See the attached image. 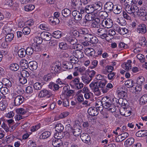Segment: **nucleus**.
<instances>
[{"label": "nucleus", "mask_w": 147, "mask_h": 147, "mask_svg": "<svg viewBox=\"0 0 147 147\" xmlns=\"http://www.w3.org/2000/svg\"><path fill=\"white\" fill-rule=\"evenodd\" d=\"M134 142V139L133 138H129L125 142L124 146L125 147H129L133 144Z\"/></svg>", "instance_id": "nucleus-13"}, {"label": "nucleus", "mask_w": 147, "mask_h": 147, "mask_svg": "<svg viewBox=\"0 0 147 147\" xmlns=\"http://www.w3.org/2000/svg\"><path fill=\"white\" fill-rule=\"evenodd\" d=\"M85 18L87 21L86 23H88L89 22L88 21L94 20V16L91 14L86 15Z\"/></svg>", "instance_id": "nucleus-52"}, {"label": "nucleus", "mask_w": 147, "mask_h": 147, "mask_svg": "<svg viewBox=\"0 0 147 147\" xmlns=\"http://www.w3.org/2000/svg\"><path fill=\"white\" fill-rule=\"evenodd\" d=\"M50 94L51 93L49 91L46 89H44L40 91L38 96L40 98H43L49 96Z\"/></svg>", "instance_id": "nucleus-8"}, {"label": "nucleus", "mask_w": 147, "mask_h": 147, "mask_svg": "<svg viewBox=\"0 0 147 147\" xmlns=\"http://www.w3.org/2000/svg\"><path fill=\"white\" fill-rule=\"evenodd\" d=\"M88 112L90 115L92 116H95L98 114L96 109L92 107H90L88 109Z\"/></svg>", "instance_id": "nucleus-20"}, {"label": "nucleus", "mask_w": 147, "mask_h": 147, "mask_svg": "<svg viewBox=\"0 0 147 147\" xmlns=\"http://www.w3.org/2000/svg\"><path fill=\"white\" fill-rule=\"evenodd\" d=\"M50 131H46L42 133L40 136V138L42 139H45L49 138L51 135Z\"/></svg>", "instance_id": "nucleus-26"}, {"label": "nucleus", "mask_w": 147, "mask_h": 147, "mask_svg": "<svg viewBox=\"0 0 147 147\" xmlns=\"http://www.w3.org/2000/svg\"><path fill=\"white\" fill-rule=\"evenodd\" d=\"M122 9V8L120 6L115 5L112 11L115 14H119L121 12Z\"/></svg>", "instance_id": "nucleus-18"}, {"label": "nucleus", "mask_w": 147, "mask_h": 147, "mask_svg": "<svg viewBox=\"0 0 147 147\" xmlns=\"http://www.w3.org/2000/svg\"><path fill=\"white\" fill-rule=\"evenodd\" d=\"M114 5L111 2H107L104 5V9L108 12L113 11Z\"/></svg>", "instance_id": "nucleus-5"}, {"label": "nucleus", "mask_w": 147, "mask_h": 147, "mask_svg": "<svg viewBox=\"0 0 147 147\" xmlns=\"http://www.w3.org/2000/svg\"><path fill=\"white\" fill-rule=\"evenodd\" d=\"M69 114L68 112H63L59 115V117L60 119H63L68 116Z\"/></svg>", "instance_id": "nucleus-59"}, {"label": "nucleus", "mask_w": 147, "mask_h": 147, "mask_svg": "<svg viewBox=\"0 0 147 147\" xmlns=\"http://www.w3.org/2000/svg\"><path fill=\"white\" fill-rule=\"evenodd\" d=\"M89 86L91 89L92 90H94L96 88H99V86L98 83L96 82H92L89 85Z\"/></svg>", "instance_id": "nucleus-38"}, {"label": "nucleus", "mask_w": 147, "mask_h": 147, "mask_svg": "<svg viewBox=\"0 0 147 147\" xmlns=\"http://www.w3.org/2000/svg\"><path fill=\"white\" fill-rule=\"evenodd\" d=\"M78 59L75 56L73 55V56L69 58L70 62L72 63H75L78 62Z\"/></svg>", "instance_id": "nucleus-56"}, {"label": "nucleus", "mask_w": 147, "mask_h": 147, "mask_svg": "<svg viewBox=\"0 0 147 147\" xmlns=\"http://www.w3.org/2000/svg\"><path fill=\"white\" fill-rule=\"evenodd\" d=\"M40 45L37 44L35 43H32V47H33L34 51H40L41 48L40 46Z\"/></svg>", "instance_id": "nucleus-35"}, {"label": "nucleus", "mask_w": 147, "mask_h": 147, "mask_svg": "<svg viewBox=\"0 0 147 147\" xmlns=\"http://www.w3.org/2000/svg\"><path fill=\"white\" fill-rule=\"evenodd\" d=\"M7 104L5 100L1 101L0 102V110L3 111L5 110L7 107Z\"/></svg>", "instance_id": "nucleus-37"}, {"label": "nucleus", "mask_w": 147, "mask_h": 147, "mask_svg": "<svg viewBox=\"0 0 147 147\" xmlns=\"http://www.w3.org/2000/svg\"><path fill=\"white\" fill-rule=\"evenodd\" d=\"M20 64L22 67H24V68H26L28 66L29 64L27 61L24 59H22L20 61Z\"/></svg>", "instance_id": "nucleus-28"}, {"label": "nucleus", "mask_w": 147, "mask_h": 147, "mask_svg": "<svg viewBox=\"0 0 147 147\" xmlns=\"http://www.w3.org/2000/svg\"><path fill=\"white\" fill-rule=\"evenodd\" d=\"M80 138L82 141L86 143H88L90 141V137L88 134L84 133L82 134L80 136Z\"/></svg>", "instance_id": "nucleus-9"}, {"label": "nucleus", "mask_w": 147, "mask_h": 147, "mask_svg": "<svg viewBox=\"0 0 147 147\" xmlns=\"http://www.w3.org/2000/svg\"><path fill=\"white\" fill-rule=\"evenodd\" d=\"M0 92L2 94L5 95L9 93V90L7 87H2L0 90Z\"/></svg>", "instance_id": "nucleus-42"}, {"label": "nucleus", "mask_w": 147, "mask_h": 147, "mask_svg": "<svg viewBox=\"0 0 147 147\" xmlns=\"http://www.w3.org/2000/svg\"><path fill=\"white\" fill-rule=\"evenodd\" d=\"M28 67L32 71L35 70L37 67V63L35 61H31L29 63Z\"/></svg>", "instance_id": "nucleus-14"}, {"label": "nucleus", "mask_w": 147, "mask_h": 147, "mask_svg": "<svg viewBox=\"0 0 147 147\" xmlns=\"http://www.w3.org/2000/svg\"><path fill=\"white\" fill-rule=\"evenodd\" d=\"M147 130H142L138 131L136 133V135L138 137H143L147 136L146 134Z\"/></svg>", "instance_id": "nucleus-24"}, {"label": "nucleus", "mask_w": 147, "mask_h": 147, "mask_svg": "<svg viewBox=\"0 0 147 147\" xmlns=\"http://www.w3.org/2000/svg\"><path fill=\"white\" fill-rule=\"evenodd\" d=\"M14 38V34L12 33H9L5 36V39L6 41L11 42Z\"/></svg>", "instance_id": "nucleus-30"}, {"label": "nucleus", "mask_w": 147, "mask_h": 147, "mask_svg": "<svg viewBox=\"0 0 147 147\" xmlns=\"http://www.w3.org/2000/svg\"><path fill=\"white\" fill-rule=\"evenodd\" d=\"M61 32L59 30L55 31L53 34V36L56 38H59L61 37Z\"/></svg>", "instance_id": "nucleus-50"}, {"label": "nucleus", "mask_w": 147, "mask_h": 147, "mask_svg": "<svg viewBox=\"0 0 147 147\" xmlns=\"http://www.w3.org/2000/svg\"><path fill=\"white\" fill-rule=\"evenodd\" d=\"M61 69V64H56L51 67V70L55 72H59Z\"/></svg>", "instance_id": "nucleus-23"}, {"label": "nucleus", "mask_w": 147, "mask_h": 147, "mask_svg": "<svg viewBox=\"0 0 147 147\" xmlns=\"http://www.w3.org/2000/svg\"><path fill=\"white\" fill-rule=\"evenodd\" d=\"M19 68V65L17 63H13L10 65V69L12 71H17Z\"/></svg>", "instance_id": "nucleus-29"}, {"label": "nucleus", "mask_w": 147, "mask_h": 147, "mask_svg": "<svg viewBox=\"0 0 147 147\" xmlns=\"http://www.w3.org/2000/svg\"><path fill=\"white\" fill-rule=\"evenodd\" d=\"M81 130L79 128L74 129L72 131L73 134L75 136H78L80 134Z\"/></svg>", "instance_id": "nucleus-49"}, {"label": "nucleus", "mask_w": 147, "mask_h": 147, "mask_svg": "<svg viewBox=\"0 0 147 147\" xmlns=\"http://www.w3.org/2000/svg\"><path fill=\"white\" fill-rule=\"evenodd\" d=\"M35 8L34 5L32 4L27 5L24 7L25 10L27 11H30L33 10Z\"/></svg>", "instance_id": "nucleus-40"}, {"label": "nucleus", "mask_w": 147, "mask_h": 147, "mask_svg": "<svg viewBox=\"0 0 147 147\" xmlns=\"http://www.w3.org/2000/svg\"><path fill=\"white\" fill-rule=\"evenodd\" d=\"M55 139L53 140L52 142L53 145L55 147H59L62 144L61 142L60 139H57L55 137Z\"/></svg>", "instance_id": "nucleus-19"}, {"label": "nucleus", "mask_w": 147, "mask_h": 147, "mask_svg": "<svg viewBox=\"0 0 147 147\" xmlns=\"http://www.w3.org/2000/svg\"><path fill=\"white\" fill-rule=\"evenodd\" d=\"M125 85L128 88H131L134 85V81L131 80H128L125 83Z\"/></svg>", "instance_id": "nucleus-25"}, {"label": "nucleus", "mask_w": 147, "mask_h": 147, "mask_svg": "<svg viewBox=\"0 0 147 147\" xmlns=\"http://www.w3.org/2000/svg\"><path fill=\"white\" fill-rule=\"evenodd\" d=\"M22 76L26 78L28 77L29 76V74L28 71L26 70H23L21 73Z\"/></svg>", "instance_id": "nucleus-62"}, {"label": "nucleus", "mask_w": 147, "mask_h": 147, "mask_svg": "<svg viewBox=\"0 0 147 147\" xmlns=\"http://www.w3.org/2000/svg\"><path fill=\"white\" fill-rule=\"evenodd\" d=\"M4 83L5 86L9 88L11 87L12 86L11 82L7 79H4Z\"/></svg>", "instance_id": "nucleus-54"}, {"label": "nucleus", "mask_w": 147, "mask_h": 147, "mask_svg": "<svg viewBox=\"0 0 147 147\" xmlns=\"http://www.w3.org/2000/svg\"><path fill=\"white\" fill-rule=\"evenodd\" d=\"M112 20L107 19L103 20L101 23L102 26L104 28H112L113 26Z\"/></svg>", "instance_id": "nucleus-3"}, {"label": "nucleus", "mask_w": 147, "mask_h": 147, "mask_svg": "<svg viewBox=\"0 0 147 147\" xmlns=\"http://www.w3.org/2000/svg\"><path fill=\"white\" fill-rule=\"evenodd\" d=\"M80 79L79 78H75L72 80L71 83L73 84L75 86H76L79 82H80Z\"/></svg>", "instance_id": "nucleus-64"}, {"label": "nucleus", "mask_w": 147, "mask_h": 147, "mask_svg": "<svg viewBox=\"0 0 147 147\" xmlns=\"http://www.w3.org/2000/svg\"><path fill=\"white\" fill-rule=\"evenodd\" d=\"M34 42L33 43H35L37 44L40 45L42 42V38L40 37H36L34 39Z\"/></svg>", "instance_id": "nucleus-55"}, {"label": "nucleus", "mask_w": 147, "mask_h": 147, "mask_svg": "<svg viewBox=\"0 0 147 147\" xmlns=\"http://www.w3.org/2000/svg\"><path fill=\"white\" fill-rule=\"evenodd\" d=\"M72 6L76 9H79L82 6L81 0H71Z\"/></svg>", "instance_id": "nucleus-4"}, {"label": "nucleus", "mask_w": 147, "mask_h": 147, "mask_svg": "<svg viewBox=\"0 0 147 147\" xmlns=\"http://www.w3.org/2000/svg\"><path fill=\"white\" fill-rule=\"evenodd\" d=\"M131 61L130 60H128L127 62H124L122 65V66L123 68L126 70L130 69L131 67Z\"/></svg>", "instance_id": "nucleus-11"}, {"label": "nucleus", "mask_w": 147, "mask_h": 147, "mask_svg": "<svg viewBox=\"0 0 147 147\" xmlns=\"http://www.w3.org/2000/svg\"><path fill=\"white\" fill-rule=\"evenodd\" d=\"M25 51L26 54L29 55H31L34 52V49L32 47H27Z\"/></svg>", "instance_id": "nucleus-46"}, {"label": "nucleus", "mask_w": 147, "mask_h": 147, "mask_svg": "<svg viewBox=\"0 0 147 147\" xmlns=\"http://www.w3.org/2000/svg\"><path fill=\"white\" fill-rule=\"evenodd\" d=\"M41 36L43 38L44 40L48 41L50 40L51 36L50 34L47 32H43L40 33Z\"/></svg>", "instance_id": "nucleus-15"}, {"label": "nucleus", "mask_w": 147, "mask_h": 147, "mask_svg": "<svg viewBox=\"0 0 147 147\" xmlns=\"http://www.w3.org/2000/svg\"><path fill=\"white\" fill-rule=\"evenodd\" d=\"M137 57L141 63H143L145 61V59L144 56L141 54H138L137 55Z\"/></svg>", "instance_id": "nucleus-39"}, {"label": "nucleus", "mask_w": 147, "mask_h": 147, "mask_svg": "<svg viewBox=\"0 0 147 147\" xmlns=\"http://www.w3.org/2000/svg\"><path fill=\"white\" fill-rule=\"evenodd\" d=\"M55 129L57 131L60 132L63 129L64 127L61 124L59 123L56 125Z\"/></svg>", "instance_id": "nucleus-33"}, {"label": "nucleus", "mask_w": 147, "mask_h": 147, "mask_svg": "<svg viewBox=\"0 0 147 147\" xmlns=\"http://www.w3.org/2000/svg\"><path fill=\"white\" fill-rule=\"evenodd\" d=\"M73 55H75L78 59L83 58L84 56L83 53L80 50H76L73 52Z\"/></svg>", "instance_id": "nucleus-12"}, {"label": "nucleus", "mask_w": 147, "mask_h": 147, "mask_svg": "<svg viewBox=\"0 0 147 147\" xmlns=\"http://www.w3.org/2000/svg\"><path fill=\"white\" fill-rule=\"evenodd\" d=\"M144 82L145 78L143 76H140L137 79V83L139 86H141L144 84Z\"/></svg>", "instance_id": "nucleus-27"}, {"label": "nucleus", "mask_w": 147, "mask_h": 147, "mask_svg": "<svg viewBox=\"0 0 147 147\" xmlns=\"http://www.w3.org/2000/svg\"><path fill=\"white\" fill-rule=\"evenodd\" d=\"M119 32L121 34L124 35L128 32V30L127 28H119Z\"/></svg>", "instance_id": "nucleus-53"}, {"label": "nucleus", "mask_w": 147, "mask_h": 147, "mask_svg": "<svg viewBox=\"0 0 147 147\" xmlns=\"http://www.w3.org/2000/svg\"><path fill=\"white\" fill-rule=\"evenodd\" d=\"M59 47L60 49L63 50H65L68 48V46L66 43L63 42L59 44Z\"/></svg>", "instance_id": "nucleus-43"}, {"label": "nucleus", "mask_w": 147, "mask_h": 147, "mask_svg": "<svg viewBox=\"0 0 147 147\" xmlns=\"http://www.w3.org/2000/svg\"><path fill=\"white\" fill-rule=\"evenodd\" d=\"M82 81L86 84H89L92 80V78H89L87 77L84 78L82 77Z\"/></svg>", "instance_id": "nucleus-58"}, {"label": "nucleus", "mask_w": 147, "mask_h": 147, "mask_svg": "<svg viewBox=\"0 0 147 147\" xmlns=\"http://www.w3.org/2000/svg\"><path fill=\"white\" fill-rule=\"evenodd\" d=\"M129 136V134L127 132H124L118 135L116 138V141L117 142L123 141Z\"/></svg>", "instance_id": "nucleus-6"}, {"label": "nucleus", "mask_w": 147, "mask_h": 147, "mask_svg": "<svg viewBox=\"0 0 147 147\" xmlns=\"http://www.w3.org/2000/svg\"><path fill=\"white\" fill-rule=\"evenodd\" d=\"M135 1V0H125L124 4L125 8L126 7H128L129 6H130L131 5L134 4Z\"/></svg>", "instance_id": "nucleus-34"}, {"label": "nucleus", "mask_w": 147, "mask_h": 147, "mask_svg": "<svg viewBox=\"0 0 147 147\" xmlns=\"http://www.w3.org/2000/svg\"><path fill=\"white\" fill-rule=\"evenodd\" d=\"M18 54L20 57H24L26 54L25 49L23 48L20 49L18 51Z\"/></svg>", "instance_id": "nucleus-36"}, {"label": "nucleus", "mask_w": 147, "mask_h": 147, "mask_svg": "<svg viewBox=\"0 0 147 147\" xmlns=\"http://www.w3.org/2000/svg\"><path fill=\"white\" fill-rule=\"evenodd\" d=\"M16 112L18 114L24 115L26 113V110L22 108L17 109L16 110Z\"/></svg>", "instance_id": "nucleus-48"}, {"label": "nucleus", "mask_w": 147, "mask_h": 147, "mask_svg": "<svg viewBox=\"0 0 147 147\" xmlns=\"http://www.w3.org/2000/svg\"><path fill=\"white\" fill-rule=\"evenodd\" d=\"M33 87L34 90H39L42 88V85L40 82H36L34 84Z\"/></svg>", "instance_id": "nucleus-32"}, {"label": "nucleus", "mask_w": 147, "mask_h": 147, "mask_svg": "<svg viewBox=\"0 0 147 147\" xmlns=\"http://www.w3.org/2000/svg\"><path fill=\"white\" fill-rule=\"evenodd\" d=\"M28 145L30 147H35L36 146L35 142L32 140H30L28 142Z\"/></svg>", "instance_id": "nucleus-63"}, {"label": "nucleus", "mask_w": 147, "mask_h": 147, "mask_svg": "<svg viewBox=\"0 0 147 147\" xmlns=\"http://www.w3.org/2000/svg\"><path fill=\"white\" fill-rule=\"evenodd\" d=\"M7 41L3 39L0 40V47L5 48L7 46Z\"/></svg>", "instance_id": "nucleus-47"}, {"label": "nucleus", "mask_w": 147, "mask_h": 147, "mask_svg": "<svg viewBox=\"0 0 147 147\" xmlns=\"http://www.w3.org/2000/svg\"><path fill=\"white\" fill-rule=\"evenodd\" d=\"M11 96L14 100V104L16 106L20 105L24 101V97L22 96L18 95L16 92L12 93Z\"/></svg>", "instance_id": "nucleus-1"}, {"label": "nucleus", "mask_w": 147, "mask_h": 147, "mask_svg": "<svg viewBox=\"0 0 147 147\" xmlns=\"http://www.w3.org/2000/svg\"><path fill=\"white\" fill-rule=\"evenodd\" d=\"M95 10L94 7L92 5L87 6L85 8V11L89 14L93 13Z\"/></svg>", "instance_id": "nucleus-17"}, {"label": "nucleus", "mask_w": 147, "mask_h": 147, "mask_svg": "<svg viewBox=\"0 0 147 147\" xmlns=\"http://www.w3.org/2000/svg\"><path fill=\"white\" fill-rule=\"evenodd\" d=\"M147 102V94H145L142 96L140 99V102L144 104Z\"/></svg>", "instance_id": "nucleus-44"}, {"label": "nucleus", "mask_w": 147, "mask_h": 147, "mask_svg": "<svg viewBox=\"0 0 147 147\" xmlns=\"http://www.w3.org/2000/svg\"><path fill=\"white\" fill-rule=\"evenodd\" d=\"M66 38L67 41L71 45H74L76 43V40L74 37L68 35L66 36Z\"/></svg>", "instance_id": "nucleus-22"}, {"label": "nucleus", "mask_w": 147, "mask_h": 147, "mask_svg": "<svg viewBox=\"0 0 147 147\" xmlns=\"http://www.w3.org/2000/svg\"><path fill=\"white\" fill-rule=\"evenodd\" d=\"M107 11H101L99 13V16L102 19H106L105 18L108 16V14L107 13Z\"/></svg>", "instance_id": "nucleus-45"}, {"label": "nucleus", "mask_w": 147, "mask_h": 147, "mask_svg": "<svg viewBox=\"0 0 147 147\" xmlns=\"http://www.w3.org/2000/svg\"><path fill=\"white\" fill-rule=\"evenodd\" d=\"M133 27L138 26L139 28H146V26L144 24H139L137 22H133L131 24Z\"/></svg>", "instance_id": "nucleus-31"}, {"label": "nucleus", "mask_w": 147, "mask_h": 147, "mask_svg": "<svg viewBox=\"0 0 147 147\" xmlns=\"http://www.w3.org/2000/svg\"><path fill=\"white\" fill-rule=\"evenodd\" d=\"M146 12L145 9H143L140 8V10H139V12H138L136 14L140 16H144Z\"/></svg>", "instance_id": "nucleus-60"}, {"label": "nucleus", "mask_w": 147, "mask_h": 147, "mask_svg": "<svg viewBox=\"0 0 147 147\" xmlns=\"http://www.w3.org/2000/svg\"><path fill=\"white\" fill-rule=\"evenodd\" d=\"M98 34L101 36L102 38H104L108 36L107 30L105 28H99L98 30Z\"/></svg>", "instance_id": "nucleus-7"}, {"label": "nucleus", "mask_w": 147, "mask_h": 147, "mask_svg": "<svg viewBox=\"0 0 147 147\" xmlns=\"http://www.w3.org/2000/svg\"><path fill=\"white\" fill-rule=\"evenodd\" d=\"M125 10L128 13L134 17L139 12V8L135 4L125 8Z\"/></svg>", "instance_id": "nucleus-2"}, {"label": "nucleus", "mask_w": 147, "mask_h": 147, "mask_svg": "<svg viewBox=\"0 0 147 147\" xmlns=\"http://www.w3.org/2000/svg\"><path fill=\"white\" fill-rule=\"evenodd\" d=\"M80 32L81 34L87 35L89 33V31L87 28H82Z\"/></svg>", "instance_id": "nucleus-61"}, {"label": "nucleus", "mask_w": 147, "mask_h": 147, "mask_svg": "<svg viewBox=\"0 0 147 147\" xmlns=\"http://www.w3.org/2000/svg\"><path fill=\"white\" fill-rule=\"evenodd\" d=\"M95 51L94 50L91 48H86L85 50V53L86 55L89 57H93L94 56L95 54Z\"/></svg>", "instance_id": "nucleus-10"}, {"label": "nucleus", "mask_w": 147, "mask_h": 147, "mask_svg": "<svg viewBox=\"0 0 147 147\" xmlns=\"http://www.w3.org/2000/svg\"><path fill=\"white\" fill-rule=\"evenodd\" d=\"M62 66L64 68L68 69H70L73 67V64L70 62L63 61Z\"/></svg>", "instance_id": "nucleus-16"}, {"label": "nucleus", "mask_w": 147, "mask_h": 147, "mask_svg": "<svg viewBox=\"0 0 147 147\" xmlns=\"http://www.w3.org/2000/svg\"><path fill=\"white\" fill-rule=\"evenodd\" d=\"M71 11L68 9L65 8L62 11V14L65 17L67 18L71 15Z\"/></svg>", "instance_id": "nucleus-21"}, {"label": "nucleus", "mask_w": 147, "mask_h": 147, "mask_svg": "<svg viewBox=\"0 0 147 147\" xmlns=\"http://www.w3.org/2000/svg\"><path fill=\"white\" fill-rule=\"evenodd\" d=\"M116 73L114 72H111L107 75L108 79L110 80H113L115 78Z\"/></svg>", "instance_id": "nucleus-51"}, {"label": "nucleus", "mask_w": 147, "mask_h": 147, "mask_svg": "<svg viewBox=\"0 0 147 147\" xmlns=\"http://www.w3.org/2000/svg\"><path fill=\"white\" fill-rule=\"evenodd\" d=\"M107 82V81L106 79L102 80L99 82L98 86L100 88H103L105 87Z\"/></svg>", "instance_id": "nucleus-41"}, {"label": "nucleus", "mask_w": 147, "mask_h": 147, "mask_svg": "<svg viewBox=\"0 0 147 147\" xmlns=\"http://www.w3.org/2000/svg\"><path fill=\"white\" fill-rule=\"evenodd\" d=\"M57 42L56 40L51 39L49 42V46L51 47H53L57 45Z\"/></svg>", "instance_id": "nucleus-57"}]
</instances>
